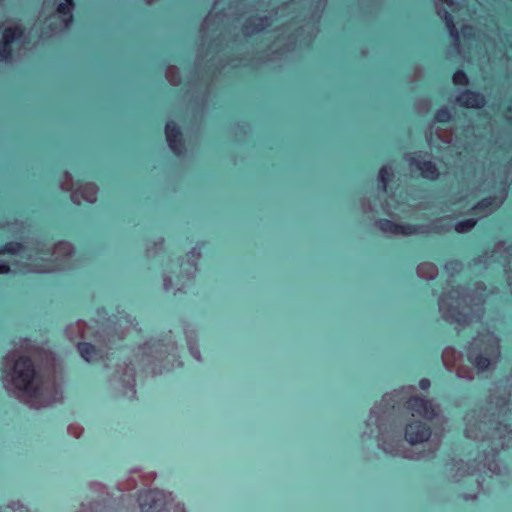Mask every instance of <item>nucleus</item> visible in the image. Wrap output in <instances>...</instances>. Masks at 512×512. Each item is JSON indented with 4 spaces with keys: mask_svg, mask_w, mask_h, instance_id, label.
Returning <instances> with one entry per match:
<instances>
[{
    "mask_svg": "<svg viewBox=\"0 0 512 512\" xmlns=\"http://www.w3.org/2000/svg\"><path fill=\"white\" fill-rule=\"evenodd\" d=\"M507 403L506 398H501L495 403L498 408L497 420L495 419V413L488 416L482 409L473 410L466 414L465 436L474 440H482L481 449L485 455L484 459L473 467L463 461L453 463L451 471H456L453 475L456 481H459L465 475L480 471L481 465L492 473H499L500 469L495 461V455L512 440V429L498 420L500 415L505 414Z\"/></svg>",
    "mask_w": 512,
    "mask_h": 512,
    "instance_id": "f257e3e1",
    "label": "nucleus"
},
{
    "mask_svg": "<svg viewBox=\"0 0 512 512\" xmlns=\"http://www.w3.org/2000/svg\"><path fill=\"white\" fill-rule=\"evenodd\" d=\"M3 372L7 389L30 407H46L57 400L54 383L43 377L29 356L10 352L5 357Z\"/></svg>",
    "mask_w": 512,
    "mask_h": 512,
    "instance_id": "f03ea898",
    "label": "nucleus"
},
{
    "mask_svg": "<svg viewBox=\"0 0 512 512\" xmlns=\"http://www.w3.org/2000/svg\"><path fill=\"white\" fill-rule=\"evenodd\" d=\"M68 242H59L53 248L44 249L39 244L22 245L10 242L0 250V254H9V262L0 261V274L10 271V266L20 272H52L67 267L66 260L72 254Z\"/></svg>",
    "mask_w": 512,
    "mask_h": 512,
    "instance_id": "7ed1b4c3",
    "label": "nucleus"
},
{
    "mask_svg": "<svg viewBox=\"0 0 512 512\" xmlns=\"http://www.w3.org/2000/svg\"><path fill=\"white\" fill-rule=\"evenodd\" d=\"M486 287L483 284H476L473 294L460 297L459 291H454L448 296L441 297L439 301V309L443 318L459 326H463L480 319L482 315L481 305L484 302L483 292Z\"/></svg>",
    "mask_w": 512,
    "mask_h": 512,
    "instance_id": "20e7f679",
    "label": "nucleus"
},
{
    "mask_svg": "<svg viewBox=\"0 0 512 512\" xmlns=\"http://www.w3.org/2000/svg\"><path fill=\"white\" fill-rule=\"evenodd\" d=\"M467 357L478 372L489 370L500 357L499 339L490 332L479 334L471 342Z\"/></svg>",
    "mask_w": 512,
    "mask_h": 512,
    "instance_id": "39448f33",
    "label": "nucleus"
},
{
    "mask_svg": "<svg viewBox=\"0 0 512 512\" xmlns=\"http://www.w3.org/2000/svg\"><path fill=\"white\" fill-rule=\"evenodd\" d=\"M73 7V0H44L41 17L49 31H43L42 36L48 37L65 30L72 22Z\"/></svg>",
    "mask_w": 512,
    "mask_h": 512,
    "instance_id": "423d86ee",
    "label": "nucleus"
},
{
    "mask_svg": "<svg viewBox=\"0 0 512 512\" xmlns=\"http://www.w3.org/2000/svg\"><path fill=\"white\" fill-rule=\"evenodd\" d=\"M415 391L414 387L403 388L401 391H395L391 395H385L383 398L384 402L389 403L394 401L395 404H400L405 401L406 407L412 412V416H420L428 420H432L439 416L440 408L434 404L431 400H427L417 396H411L412 392Z\"/></svg>",
    "mask_w": 512,
    "mask_h": 512,
    "instance_id": "0eeeda50",
    "label": "nucleus"
},
{
    "mask_svg": "<svg viewBox=\"0 0 512 512\" xmlns=\"http://www.w3.org/2000/svg\"><path fill=\"white\" fill-rule=\"evenodd\" d=\"M115 328L112 329L110 325H106L103 331L100 333L94 332L93 328L88 326L83 321H78L75 325H70L66 328V335L71 341L77 339H90L95 338V341L100 346H107L108 343L113 342L115 339L120 340L123 338V332H114Z\"/></svg>",
    "mask_w": 512,
    "mask_h": 512,
    "instance_id": "6e6552de",
    "label": "nucleus"
},
{
    "mask_svg": "<svg viewBox=\"0 0 512 512\" xmlns=\"http://www.w3.org/2000/svg\"><path fill=\"white\" fill-rule=\"evenodd\" d=\"M23 42V30L18 24L9 22L4 25L0 37V60H9L14 51L21 49Z\"/></svg>",
    "mask_w": 512,
    "mask_h": 512,
    "instance_id": "1a4fd4ad",
    "label": "nucleus"
},
{
    "mask_svg": "<svg viewBox=\"0 0 512 512\" xmlns=\"http://www.w3.org/2000/svg\"><path fill=\"white\" fill-rule=\"evenodd\" d=\"M435 5L437 14L445 21L450 36L453 38L454 50L459 54V34L454 22L458 18L461 8L453 0H436Z\"/></svg>",
    "mask_w": 512,
    "mask_h": 512,
    "instance_id": "9d476101",
    "label": "nucleus"
},
{
    "mask_svg": "<svg viewBox=\"0 0 512 512\" xmlns=\"http://www.w3.org/2000/svg\"><path fill=\"white\" fill-rule=\"evenodd\" d=\"M430 428L421 421H414L407 424L405 428V439L411 445L422 444L426 442L429 446L428 454L433 453L439 447L440 441L437 437L430 438Z\"/></svg>",
    "mask_w": 512,
    "mask_h": 512,
    "instance_id": "9b49d317",
    "label": "nucleus"
},
{
    "mask_svg": "<svg viewBox=\"0 0 512 512\" xmlns=\"http://www.w3.org/2000/svg\"><path fill=\"white\" fill-rule=\"evenodd\" d=\"M442 361L448 370L455 369L459 378L472 380L474 378V370L471 367L461 365L462 354L452 347H447L442 353Z\"/></svg>",
    "mask_w": 512,
    "mask_h": 512,
    "instance_id": "f8f14e48",
    "label": "nucleus"
},
{
    "mask_svg": "<svg viewBox=\"0 0 512 512\" xmlns=\"http://www.w3.org/2000/svg\"><path fill=\"white\" fill-rule=\"evenodd\" d=\"M378 227L383 233L394 236H408L419 233H427L430 231L423 226L417 227L412 225H400L390 220H380L378 222Z\"/></svg>",
    "mask_w": 512,
    "mask_h": 512,
    "instance_id": "ddd939ff",
    "label": "nucleus"
},
{
    "mask_svg": "<svg viewBox=\"0 0 512 512\" xmlns=\"http://www.w3.org/2000/svg\"><path fill=\"white\" fill-rule=\"evenodd\" d=\"M138 501L141 512H160L165 505L163 493L159 490L141 493Z\"/></svg>",
    "mask_w": 512,
    "mask_h": 512,
    "instance_id": "4468645a",
    "label": "nucleus"
},
{
    "mask_svg": "<svg viewBox=\"0 0 512 512\" xmlns=\"http://www.w3.org/2000/svg\"><path fill=\"white\" fill-rule=\"evenodd\" d=\"M504 199V194L500 197L485 198L473 207V214L479 216L480 218L488 216L503 203Z\"/></svg>",
    "mask_w": 512,
    "mask_h": 512,
    "instance_id": "2eb2a0df",
    "label": "nucleus"
},
{
    "mask_svg": "<svg viewBox=\"0 0 512 512\" xmlns=\"http://www.w3.org/2000/svg\"><path fill=\"white\" fill-rule=\"evenodd\" d=\"M165 134L170 149L180 155L183 151L182 134L174 122L166 124Z\"/></svg>",
    "mask_w": 512,
    "mask_h": 512,
    "instance_id": "dca6fc26",
    "label": "nucleus"
},
{
    "mask_svg": "<svg viewBox=\"0 0 512 512\" xmlns=\"http://www.w3.org/2000/svg\"><path fill=\"white\" fill-rule=\"evenodd\" d=\"M410 166L419 170L421 175L427 179L434 180L439 175L436 166L431 161L423 159L421 155L412 157L410 159Z\"/></svg>",
    "mask_w": 512,
    "mask_h": 512,
    "instance_id": "f3484780",
    "label": "nucleus"
},
{
    "mask_svg": "<svg viewBox=\"0 0 512 512\" xmlns=\"http://www.w3.org/2000/svg\"><path fill=\"white\" fill-rule=\"evenodd\" d=\"M97 191L98 188L95 184L87 183L85 185L78 187L71 193V200L75 204H80L81 200L93 203L96 201Z\"/></svg>",
    "mask_w": 512,
    "mask_h": 512,
    "instance_id": "a211bd4d",
    "label": "nucleus"
},
{
    "mask_svg": "<svg viewBox=\"0 0 512 512\" xmlns=\"http://www.w3.org/2000/svg\"><path fill=\"white\" fill-rule=\"evenodd\" d=\"M456 101L461 106L469 108H479L485 104V99L481 94L471 91L462 93L457 97Z\"/></svg>",
    "mask_w": 512,
    "mask_h": 512,
    "instance_id": "6ab92c4d",
    "label": "nucleus"
},
{
    "mask_svg": "<svg viewBox=\"0 0 512 512\" xmlns=\"http://www.w3.org/2000/svg\"><path fill=\"white\" fill-rule=\"evenodd\" d=\"M78 351L82 358L86 361H96L103 357L102 347L96 348L94 345L89 343H78Z\"/></svg>",
    "mask_w": 512,
    "mask_h": 512,
    "instance_id": "aec40b11",
    "label": "nucleus"
},
{
    "mask_svg": "<svg viewBox=\"0 0 512 512\" xmlns=\"http://www.w3.org/2000/svg\"><path fill=\"white\" fill-rule=\"evenodd\" d=\"M271 23L268 21L267 17H260L256 19H249L243 27V32L245 35H251L253 33L259 32L266 27L270 26Z\"/></svg>",
    "mask_w": 512,
    "mask_h": 512,
    "instance_id": "412c9836",
    "label": "nucleus"
},
{
    "mask_svg": "<svg viewBox=\"0 0 512 512\" xmlns=\"http://www.w3.org/2000/svg\"><path fill=\"white\" fill-rule=\"evenodd\" d=\"M438 273L436 265L433 263H422L417 267V274L421 278L433 279Z\"/></svg>",
    "mask_w": 512,
    "mask_h": 512,
    "instance_id": "4be33fe9",
    "label": "nucleus"
},
{
    "mask_svg": "<svg viewBox=\"0 0 512 512\" xmlns=\"http://www.w3.org/2000/svg\"><path fill=\"white\" fill-rule=\"evenodd\" d=\"M393 176L392 168L390 166H383L379 172V181L381 183V188L385 191L388 181Z\"/></svg>",
    "mask_w": 512,
    "mask_h": 512,
    "instance_id": "5701e85b",
    "label": "nucleus"
},
{
    "mask_svg": "<svg viewBox=\"0 0 512 512\" xmlns=\"http://www.w3.org/2000/svg\"><path fill=\"white\" fill-rule=\"evenodd\" d=\"M166 78L172 85H178L180 83V75L177 67L169 66L166 70Z\"/></svg>",
    "mask_w": 512,
    "mask_h": 512,
    "instance_id": "b1692460",
    "label": "nucleus"
},
{
    "mask_svg": "<svg viewBox=\"0 0 512 512\" xmlns=\"http://www.w3.org/2000/svg\"><path fill=\"white\" fill-rule=\"evenodd\" d=\"M475 224H476L475 219H468L465 221H461L455 225V230L458 233H465V232L471 230L475 226Z\"/></svg>",
    "mask_w": 512,
    "mask_h": 512,
    "instance_id": "393cba45",
    "label": "nucleus"
},
{
    "mask_svg": "<svg viewBox=\"0 0 512 512\" xmlns=\"http://www.w3.org/2000/svg\"><path fill=\"white\" fill-rule=\"evenodd\" d=\"M503 252H504V245L502 243H500L495 247L494 251L492 252L491 258L498 260L500 257H502ZM506 253H507V255L503 256L504 261H507L508 257L512 255L510 247L507 248Z\"/></svg>",
    "mask_w": 512,
    "mask_h": 512,
    "instance_id": "a878e982",
    "label": "nucleus"
},
{
    "mask_svg": "<svg viewBox=\"0 0 512 512\" xmlns=\"http://www.w3.org/2000/svg\"><path fill=\"white\" fill-rule=\"evenodd\" d=\"M450 228H451L450 220L440 219L439 221L433 223L431 230L440 233V232L447 231Z\"/></svg>",
    "mask_w": 512,
    "mask_h": 512,
    "instance_id": "bb28decb",
    "label": "nucleus"
},
{
    "mask_svg": "<svg viewBox=\"0 0 512 512\" xmlns=\"http://www.w3.org/2000/svg\"><path fill=\"white\" fill-rule=\"evenodd\" d=\"M381 446H382L383 450L387 453L401 454L404 457H410V455L406 454L405 452L400 451L399 448L392 446L390 443H388L385 440L382 441Z\"/></svg>",
    "mask_w": 512,
    "mask_h": 512,
    "instance_id": "cd10ccee",
    "label": "nucleus"
},
{
    "mask_svg": "<svg viewBox=\"0 0 512 512\" xmlns=\"http://www.w3.org/2000/svg\"><path fill=\"white\" fill-rule=\"evenodd\" d=\"M1 512H28V509L20 502H12L6 506Z\"/></svg>",
    "mask_w": 512,
    "mask_h": 512,
    "instance_id": "c85d7f7f",
    "label": "nucleus"
},
{
    "mask_svg": "<svg viewBox=\"0 0 512 512\" xmlns=\"http://www.w3.org/2000/svg\"><path fill=\"white\" fill-rule=\"evenodd\" d=\"M453 83L455 85H467L468 84V78L466 74L463 71H457L453 75Z\"/></svg>",
    "mask_w": 512,
    "mask_h": 512,
    "instance_id": "c756f323",
    "label": "nucleus"
},
{
    "mask_svg": "<svg viewBox=\"0 0 512 512\" xmlns=\"http://www.w3.org/2000/svg\"><path fill=\"white\" fill-rule=\"evenodd\" d=\"M449 119H450V113H449L448 109H446V108H442V109L438 110L435 115V120L437 122H447Z\"/></svg>",
    "mask_w": 512,
    "mask_h": 512,
    "instance_id": "7c9ffc66",
    "label": "nucleus"
},
{
    "mask_svg": "<svg viewBox=\"0 0 512 512\" xmlns=\"http://www.w3.org/2000/svg\"><path fill=\"white\" fill-rule=\"evenodd\" d=\"M461 263L458 261H450L445 265V269L450 272L451 274H454L461 270Z\"/></svg>",
    "mask_w": 512,
    "mask_h": 512,
    "instance_id": "2f4dec72",
    "label": "nucleus"
},
{
    "mask_svg": "<svg viewBox=\"0 0 512 512\" xmlns=\"http://www.w3.org/2000/svg\"><path fill=\"white\" fill-rule=\"evenodd\" d=\"M64 178V181L61 183V189L69 191L73 187L72 177L68 172H65Z\"/></svg>",
    "mask_w": 512,
    "mask_h": 512,
    "instance_id": "473e14b6",
    "label": "nucleus"
},
{
    "mask_svg": "<svg viewBox=\"0 0 512 512\" xmlns=\"http://www.w3.org/2000/svg\"><path fill=\"white\" fill-rule=\"evenodd\" d=\"M297 5L296 2H291V3H287L285 4L284 6L280 7L277 11H276V15H279V16H285L288 11H290L292 8H294L295 6Z\"/></svg>",
    "mask_w": 512,
    "mask_h": 512,
    "instance_id": "72a5a7b5",
    "label": "nucleus"
},
{
    "mask_svg": "<svg viewBox=\"0 0 512 512\" xmlns=\"http://www.w3.org/2000/svg\"><path fill=\"white\" fill-rule=\"evenodd\" d=\"M430 106V101L427 99H422L417 103V110L419 113H426L430 109Z\"/></svg>",
    "mask_w": 512,
    "mask_h": 512,
    "instance_id": "f704fd0d",
    "label": "nucleus"
},
{
    "mask_svg": "<svg viewBox=\"0 0 512 512\" xmlns=\"http://www.w3.org/2000/svg\"><path fill=\"white\" fill-rule=\"evenodd\" d=\"M297 23L296 21V17H292L290 21H288L287 23H282L281 26H282V33H281V36H284V34L288 31L291 30L292 27L295 26V24Z\"/></svg>",
    "mask_w": 512,
    "mask_h": 512,
    "instance_id": "c9c22d12",
    "label": "nucleus"
},
{
    "mask_svg": "<svg viewBox=\"0 0 512 512\" xmlns=\"http://www.w3.org/2000/svg\"><path fill=\"white\" fill-rule=\"evenodd\" d=\"M68 432H69V434H71L74 437L78 438L82 434L83 429H82V427H80L78 425H70L68 427Z\"/></svg>",
    "mask_w": 512,
    "mask_h": 512,
    "instance_id": "e433bc0d",
    "label": "nucleus"
},
{
    "mask_svg": "<svg viewBox=\"0 0 512 512\" xmlns=\"http://www.w3.org/2000/svg\"><path fill=\"white\" fill-rule=\"evenodd\" d=\"M307 25H302L299 28L295 29L294 33L288 36V38H293L295 42L298 41V39L302 36L304 30L306 29Z\"/></svg>",
    "mask_w": 512,
    "mask_h": 512,
    "instance_id": "4c0bfd02",
    "label": "nucleus"
},
{
    "mask_svg": "<svg viewBox=\"0 0 512 512\" xmlns=\"http://www.w3.org/2000/svg\"><path fill=\"white\" fill-rule=\"evenodd\" d=\"M461 33L464 38H469L475 35L474 28L468 25L462 27Z\"/></svg>",
    "mask_w": 512,
    "mask_h": 512,
    "instance_id": "58836bf2",
    "label": "nucleus"
},
{
    "mask_svg": "<svg viewBox=\"0 0 512 512\" xmlns=\"http://www.w3.org/2000/svg\"><path fill=\"white\" fill-rule=\"evenodd\" d=\"M136 487V482L133 478H130L127 480L126 483H121L120 484V489L121 490H131L133 488Z\"/></svg>",
    "mask_w": 512,
    "mask_h": 512,
    "instance_id": "ea45409f",
    "label": "nucleus"
},
{
    "mask_svg": "<svg viewBox=\"0 0 512 512\" xmlns=\"http://www.w3.org/2000/svg\"><path fill=\"white\" fill-rule=\"evenodd\" d=\"M452 136L451 131H445L443 134H439V138L445 143H450L452 141Z\"/></svg>",
    "mask_w": 512,
    "mask_h": 512,
    "instance_id": "a19ab883",
    "label": "nucleus"
},
{
    "mask_svg": "<svg viewBox=\"0 0 512 512\" xmlns=\"http://www.w3.org/2000/svg\"><path fill=\"white\" fill-rule=\"evenodd\" d=\"M422 389H427L430 386V381L428 379H422L419 383Z\"/></svg>",
    "mask_w": 512,
    "mask_h": 512,
    "instance_id": "79ce46f5",
    "label": "nucleus"
},
{
    "mask_svg": "<svg viewBox=\"0 0 512 512\" xmlns=\"http://www.w3.org/2000/svg\"><path fill=\"white\" fill-rule=\"evenodd\" d=\"M126 374H127V375H128V377H129V380H128V381H130V380L134 381V375H135L134 369H132V368H127V372H126Z\"/></svg>",
    "mask_w": 512,
    "mask_h": 512,
    "instance_id": "37998d69",
    "label": "nucleus"
},
{
    "mask_svg": "<svg viewBox=\"0 0 512 512\" xmlns=\"http://www.w3.org/2000/svg\"><path fill=\"white\" fill-rule=\"evenodd\" d=\"M171 286V280L169 278L164 279V288L168 290Z\"/></svg>",
    "mask_w": 512,
    "mask_h": 512,
    "instance_id": "c03bdc74",
    "label": "nucleus"
},
{
    "mask_svg": "<svg viewBox=\"0 0 512 512\" xmlns=\"http://www.w3.org/2000/svg\"><path fill=\"white\" fill-rule=\"evenodd\" d=\"M506 118L512 120V106L508 107L506 112Z\"/></svg>",
    "mask_w": 512,
    "mask_h": 512,
    "instance_id": "a18cd8bd",
    "label": "nucleus"
},
{
    "mask_svg": "<svg viewBox=\"0 0 512 512\" xmlns=\"http://www.w3.org/2000/svg\"><path fill=\"white\" fill-rule=\"evenodd\" d=\"M208 21H209V19L206 18L205 21H204L203 27H206L208 25Z\"/></svg>",
    "mask_w": 512,
    "mask_h": 512,
    "instance_id": "49530a36",
    "label": "nucleus"
},
{
    "mask_svg": "<svg viewBox=\"0 0 512 512\" xmlns=\"http://www.w3.org/2000/svg\"><path fill=\"white\" fill-rule=\"evenodd\" d=\"M153 1H154V0H146V3H147L148 5H150V4H152V3H153Z\"/></svg>",
    "mask_w": 512,
    "mask_h": 512,
    "instance_id": "de8ad7c7",
    "label": "nucleus"
},
{
    "mask_svg": "<svg viewBox=\"0 0 512 512\" xmlns=\"http://www.w3.org/2000/svg\"><path fill=\"white\" fill-rule=\"evenodd\" d=\"M320 6H323V2L322 1L317 4V8H319Z\"/></svg>",
    "mask_w": 512,
    "mask_h": 512,
    "instance_id": "09e8293b",
    "label": "nucleus"
}]
</instances>
